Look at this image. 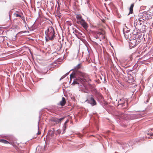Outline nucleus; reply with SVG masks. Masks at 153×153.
Segmentation results:
<instances>
[{
  "label": "nucleus",
  "mask_w": 153,
  "mask_h": 153,
  "mask_svg": "<svg viewBox=\"0 0 153 153\" xmlns=\"http://www.w3.org/2000/svg\"><path fill=\"white\" fill-rule=\"evenodd\" d=\"M82 66L81 63H79L75 66L74 70L76 71L74 74L70 75V82L73 85L78 84L87 89L86 82L91 81L89 75L87 73L78 71Z\"/></svg>",
  "instance_id": "1"
},
{
  "label": "nucleus",
  "mask_w": 153,
  "mask_h": 153,
  "mask_svg": "<svg viewBox=\"0 0 153 153\" xmlns=\"http://www.w3.org/2000/svg\"><path fill=\"white\" fill-rule=\"evenodd\" d=\"M46 39L50 40H53L55 37V33L54 29L52 27H50L45 31Z\"/></svg>",
  "instance_id": "2"
},
{
  "label": "nucleus",
  "mask_w": 153,
  "mask_h": 153,
  "mask_svg": "<svg viewBox=\"0 0 153 153\" xmlns=\"http://www.w3.org/2000/svg\"><path fill=\"white\" fill-rule=\"evenodd\" d=\"M138 40V41H137V40L136 39L130 40L129 42L130 46L132 48L135 47L140 42V41L139 39Z\"/></svg>",
  "instance_id": "3"
},
{
  "label": "nucleus",
  "mask_w": 153,
  "mask_h": 153,
  "mask_svg": "<svg viewBox=\"0 0 153 153\" xmlns=\"http://www.w3.org/2000/svg\"><path fill=\"white\" fill-rule=\"evenodd\" d=\"M64 118V117L59 119L55 117H51L50 119V121L52 122H55L56 124H58L61 123Z\"/></svg>",
  "instance_id": "4"
},
{
  "label": "nucleus",
  "mask_w": 153,
  "mask_h": 153,
  "mask_svg": "<svg viewBox=\"0 0 153 153\" xmlns=\"http://www.w3.org/2000/svg\"><path fill=\"white\" fill-rule=\"evenodd\" d=\"M88 102L92 106H94L97 105L96 101L94 99L93 96L91 95L90 98L88 100Z\"/></svg>",
  "instance_id": "5"
},
{
  "label": "nucleus",
  "mask_w": 153,
  "mask_h": 153,
  "mask_svg": "<svg viewBox=\"0 0 153 153\" xmlns=\"http://www.w3.org/2000/svg\"><path fill=\"white\" fill-rule=\"evenodd\" d=\"M61 11H62L60 10H55L54 14L55 16L60 18L62 15Z\"/></svg>",
  "instance_id": "6"
},
{
  "label": "nucleus",
  "mask_w": 153,
  "mask_h": 153,
  "mask_svg": "<svg viewBox=\"0 0 153 153\" xmlns=\"http://www.w3.org/2000/svg\"><path fill=\"white\" fill-rule=\"evenodd\" d=\"M76 17L77 20V23H80L82 20H84L82 19V16L81 15H76Z\"/></svg>",
  "instance_id": "7"
},
{
  "label": "nucleus",
  "mask_w": 153,
  "mask_h": 153,
  "mask_svg": "<svg viewBox=\"0 0 153 153\" xmlns=\"http://www.w3.org/2000/svg\"><path fill=\"white\" fill-rule=\"evenodd\" d=\"M80 23L84 29L86 30L87 29L88 27L87 24L84 20H82Z\"/></svg>",
  "instance_id": "8"
},
{
  "label": "nucleus",
  "mask_w": 153,
  "mask_h": 153,
  "mask_svg": "<svg viewBox=\"0 0 153 153\" xmlns=\"http://www.w3.org/2000/svg\"><path fill=\"white\" fill-rule=\"evenodd\" d=\"M96 34L100 38H105L104 36L103 33L102 31H101L100 32H97Z\"/></svg>",
  "instance_id": "9"
},
{
  "label": "nucleus",
  "mask_w": 153,
  "mask_h": 153,
  "mask_svg": "<svg viewBox=\"0 0 153 153\" xmlns=\"http://www.w3.org/2000/svg\"><path fill=\"white\" fill-rule=\"evenodd\" d=\"M66 102L65 98L64 97H62V100L60 102V104L61 106H63L65 105Z\"/></svg>",
  "instance_id": "10"
},
{
  "label": "nucleus",
  "mask_w": 153,
  "mask_h": 153,
  "mask_svg": "<svg viewBox=\"0 0 153 153\" xmlns=\"http://www.w3.org/2000/svg\"><path fill=\"white\" fill-rule=\"evenodd\" d=\"M119 105H123L125 103L124 100L123 98H122L118 102Z\"/></svg>",
  "instance_id": "11"
},
{
  "label": "nucleus",
  "mask_w": 153,
  "mask_h": 153,
  "mask_svg": "<svg viewBox=\"0 0 153 153\" xmlns=\"http://www.w3.org/2000/svg\"><path fill=\"white\" fill-rule=\"evenodd\" d=\"M0 142L4 144H7L8 143H10L9 142L7 141L4 140V139H1L0 140Z\"/></svg>",
  "instance_id": "12"
},
{
  "label": "nucleus",
  "mask_w": 153,
  "mask_h": 153,
  "mask_svg": "<svg viewBox=\"0 0 153 153\" xmlns=\"http://www.w3.org/2000/svg\"><path fill=\"white\" fill-rule=\"evenodd\" d=\"M14 15H15V16H16V17H20L22 19V20H23L24 21L25 20V18H24V17L23 16H21L19 14H18L15 13L14 14Z\"/></svg>",
  "instance_id": "13"
},
{
  "label": "nucleus",
  "mask_w": 153,
  "mask_h": 153,
  "mask_svg": "<svg viewBox=\"0 0 153 153\" xmlns=\"http://www.w3.org/2000/svg\"><path fill=\"white\" fill-rule=\"evenodd\" d=\"M150 10H148L146 13H145V12H143V14H145V13H146L147 15L148 14L151 16H152L153 15V14L152 13H151V14H149V13H151V12H150Z\"/></svg>",
  "instance_id": "14"
},
{
  "label": "nucleus",
  "mask_w": 153,
  "mask_h": 153,
  "mask_svg": "<svg viewBox=\"0 0 153 153\" xmlns=\"http://www.w3.org/2000/svg\"><path fill=\"white\" fill-rule=\"evenodd\" d=\"M134 6V4H132L131 5V6L129 8V10H133V7Z\"/></svg>",
  "instance_id": "15"
},
{
  "label": "nucleus",
  "mask_w": 153,
  "mask_h": 153,
  "mask_svg": "<svg viewBox=\"0 0 153 153\" xmlns=\"http://www.w3.org/2000/svg\"><path fill=\"white\" fill-rule=\"evenodd\" d=\"M145 25H143L142 27V28L143 29V32L146 31V29H145V27H146Z\"/></svg>",
  "instance_id": "16"
},
{
  "label": "nucleus",
  "mask_w": 153,
  "mask_h": 153,
  "mask_svg": "<svg viewBox=\"0 0 153 153\" xmlns=\"http://www.w3.org/2000/svg\"><path fill=\"white\" fill-rule=\"evenodd\" d=\"M133 10H129V12L128 14V15L130 14H132L133 13Z\"/></svg>",
  "instance_id": "17"
},
{
  "label": "nucleus",
  "mask_w": 153,
  "mask_h": 153,
  "mask_svg": "<svg viewBox=\"0 0 153 153\" xmlns=\"http://www.w3.org/2000/svg\"><path fill=\"white\" fill-rule=\"evenodd\" d=\"M94 37L95 38L97 39L99 38V37L96 34L95 35V36H94Z\"/></svg>",
  "instance_id": "18"
},
{
  "label": "nucleus",
  "mask_w": 153,
  "mask_h": 153,
  "mask_svg": "<svg viewBox=\"0 0 153 153\" xmlns=\"http://www.w3.org/2000/svg\"><path fill=\"white\" fill-rule=\"evenodd\" d=\"M41 134V131H39L38 130V133H37L36 134L37 135H39V134Z\"/></svg>",
  "instance_id": "19"
},
{
  "label": "nucleus",
  "mask_w": 153,
  "mask_h": 153,
  "mask_svg": "<svg viewBox=\"0 0 153 153\" xmlns=\"http://www.w3.org/2000/svg\"><path fill=\"white\" fill-rule=\"evenodd\" d=\"M67 126V125H66V126H65V124H64V130H65L66 129Z\"/></svg>",
  "instance_id": "20"
},
{
  "label": "nucleus",
  "mask_w": 153,
  "mask_h": 153,
  "mask_svg": "<svg viewBox=\"0 0 153 153\" xmlns=\"http://www.w3.org/2000/svg\"><path fill=\"white\" fill-rule=\"evenodd\" d=\"M68 122V121H67L66 122H65L64 123V124H65V126H66V123H67Z\"/></svg>",
  "instance_id": "21"
},
{
  "label": "nucleus",
  "mask_w": 153,
  "mask_h": 153,
  "mask_svg": "<svg viewBox=\"0 0 153 153\" xmlns=\"http://www.w3.org/2000/svg\"><path fill=\"white\" fill-rule=\"evenodd\" d=\"M150 136H153V133H152V134H150Z\"/></svg>",
  "instance_id": "22"
},
{
  "label": "nucleus",
  "mask_w": 153,
  "mask_h": 153,
  "mask_svg": "<svg viewBox=\"0 0 153 153\" xmlns=\"http://www.w3.org/2000/svg\"><path fill=\"white\" fill-rule=\"evenodd\" d=\"M84 92L87 93V92L86 91H84Z\"/></svg>",
  "instance_id": "23"
},
{
  "label": "nucleus",
  "mask_w": 153,
  "mask_h": 153,
  "mask_svg": "<svg viewBox=\"0 0 153 153\" xmlns=\"http://www.w3.org/2000/svg\"><path fill=\"white\" fill-rule=\"evenodd\" d=\"M147 134L148 135H149V133H148V134Z\"/></svg>",
  "instance_id": "24"
},
{
  "label": "nucleus",
  "mask_w": 153,
  "mask_h": 153,
  "mask_svg": "<svg viewBox=\"0 0 153 153\" xmlns=\"http://www.w3.org/2000/svg\"><path fill=\"white\" fill-rule=\"evenodd\" d=\"M147 102H148V100H147Z\"/></svg>",
  "instance_id": "25"
},
{
  "label": "nucleus",
  "mask_w": 153,
  "mask_h": 153,
  "mask_svg": "<svg viewBox=\"0 0 153 153\" xmlns=\"http://www.w3.org/2000/svg\"><path fill=\"white\" fill-rule=\"evenodd\" d=\"M0 28H1L0 27Z\"/></svg>",
  "instance_id": "26"
}]
</instances>
